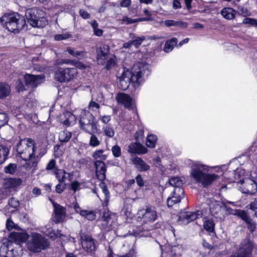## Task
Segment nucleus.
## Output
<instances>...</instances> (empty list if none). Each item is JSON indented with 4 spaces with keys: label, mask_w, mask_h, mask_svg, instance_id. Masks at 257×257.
I'll use <instances>...</instances> for the list:
<instances>
[{
    "label": "nucleus",
    "mask_w": 257,
    "mask_h": 257,
    "mask_svg": "<svg viewBox=\"0 0 257 257\" xmlns=\"http://www.w3.org/2000/svg\"><path fill=\"white\" fill-rule=\"evenodd\" d=\"M148 64L138 63L134 65L131 70L123 68L122 72L117 76L120 88L125 90L131 82L140 84L143 81V76L150 73Z\"/></svg>",
    "instance_id": "1"
},
{
    "label": "nucleus",
    "mask_w": 257,
    "mask_h": 257,
    "mask_svg": "<svg viewBox=\"0 0 257 257\" xmlns=\"http://www.w3.org/2000/svg\"><path fill=\"white\" fill-rule=\"evenodd\" d=\"M35 141L31 139L21 140L17 145L18 156L25 161L24 166L27 170H34L37 166L38 158L36 156Z\"/></svg>",
    "instance_id": "2"
},
{
    "label": "nucleus",
    "mask_w": 257,
    "mask_h": 257,
    "mask_svg": "<svg viewBox=\"0 0 257 257\" xmlns=\"http://www.w3.org/2000/svg\"><path fill=\"white\" fill-rule=\"evenodd\" d=\"M29 234L25 231L11 232L10 240H4L0 248V257H20L22 250L18 245L14 246L13 242L17 244L27 242Z\"/></svg>",
    "instance_id": "3"
},
{
    "label": "nucleus",
    "mask_w": 257,
    "mask_h": 257,
    "mask_svg": "<svg viewBox=\"0 0 257 257\" xmlns=\"http://www.w3.org/2000/svg\"><path fill=\"white\" fill-rule=\"evenodd\" d=\"M189 166L190 177L196 183L201 184L204 187L210 186L221 175L204 173L203 171H208V167L199 161H191Z\"/></svg>",
    "instance_id": "4"
},
{
    "label": "nucleus",
    "mask_w": 257,
    "mask_h": 257,
    "mask_svg": "<svg viewBox=\"0 0 257 257\" xmlns=\"http://www.w3.org/2000/svg\"><path fill=\"white\" fill-rule=\"evenodd\" d=\"M0 22L4 27L14 33H18L26 25L24 17L17 13L4 14L0 18Z\"/></svg>",
    "instance_id": "5"
},
{
    "label": "nucleus",
    "mask_w": 257,
    "mask_h": 257,
    "mask_svg": "<svg viewBox=\"0 0 257 257\" xmlns=\"http://www.w3.org/2000/svg\"><path fill=\"white\" fill-rule=\"evenodd\" d=\"M26 246L28 249L33 252H39L49 246V242L43 235L35 232L29 234Z\"/></svg>",
    "instance_id": "6"
},
{
    "label": "nucleus",
    "mask_w": 257,
    "mask_h": 257,
    "mask_svg": "<svg viewBox=\"0 0 257 257\" xmlns=\"http://www.w3.org/2000/svg\"><path fill=\"white\" fill-rule=\"evenodd\" d=\"M25 16L28 22L33 27H43L47 23L45 12L37 8L27 10Z\"/></svg>",
    "instance_id": "7"
},
{
    "label": "nucleus",
    "mask_w": 257,
    "mask_h": 257,
    "mask_svg": "<svg viewBox=\"0 0 257 257\" xmlns=\"http://www.w3.org/2000/svg\"><path fill=\"white\" fill-rule=\"evenodd\" d=\"M79 123L81 128L90 135L94 134L97 130V122L94 117L88 111H82Z\"/></svg>",
    "instance_id": "8"
},
{
    "label": "nucleus",
    "mask_w": 257,
    "mask_h": 257,
    "mask_svg": "<svg viewBox=\"0 0 257 257\" xmlns=\"http://www.w3.org/2000/svg\"><path fill=\"white\" fill-rule=\"evenodd\" d=\"M77 74L76 68L59 67L55 72L54 78L60 82H68L76 78Z\"/></svg>",
    "instance_id": "9"
},
{
    "label": "nucleus",
    "mask_w": 257,
    "mask_h": 257,
    "mask_svg": "<svg viewBox=\"0 0 257 257\" xmlns=\"http://www.w3.org/2000/svg\"><path fill=\"white\" fill-rule=\"evenodd\" d=\"M239 188L243 193L253 194L257 191V184L251 178L244 177L240 179Z\"/></svg>",
    "instance_id": "10"
},
{
    "label": "nucleus",
    "mask_w": 257,
    "mask_h": 257,
    "mask_svg": "<svg viewBox=\"0 0 257 257\" xmlns=\"http://www.w3.org/2000/svg\"><path fill=\"white\" fill-rule=\"evenodd\" d=\"M138 217L141 218L144 222L150 223L157 219L158 215L154 207H147L145 209L139 211Z\"/></svg>",
    "instance_id": "11"
},
{
    "label": "nucleus",
    "mask_w": 257,
    "mask_h": 257,
    "mask_svg": "<svg viewBox=\"0 0 257 257\" xmlns=\"http://www.w3.org/2000/svg\"><path fill=\"white\" fill-rule=\"evenodd\" d=\"M252 248V242L248 239H245L241 242L238 252L230 257H250Z\"/></svg>",
    "instance_id": "12"
},
{
    "label": "nucleus",
    "mask_w": 257,
    "mask_h": 257,
    "mask_svg": "<svg viewBox=\"0 0 257 257\" xmlns=\"http://www.w3.org/2000/svg\"><path fill=\"white\" fill-rule=\"evenodd\" d=\"M169 182L170 185L174 187L175 193H177V196L175 197V199L173 200V201L177 202L184 194V190L181 187L183 181L178 177H173L169 179Z\"/></svg>",
    "instance_id": "13"
},
{
    "label": "nucleus",
    "mask_w": 257,
    "mask_h": 257,
    "mask_svg": "<svg viewBox=\"0 0 257 257\" xmlns=\"http://www.w3.org/2000/svg\"><path fill=\"white\" fill-rule=\"evenodd\" d=\"M54 224L53 221L49 222L45 226L42 228V231L54 240L57 238H62V237L65 236V235L61 234L58 230L54 231L53 229Z\"/></svg>",
    "instance_id": "14"
},
{
    "label": "nucleus",
    "mask_w": 257,
    "mask_h": 257,
    "mask_svg": "<svg viewBox=\"0 0 257 257\" xmlns=\"http://www.w3.org/2000/svg\"><path fill=\"white\" fill-rule=\"evenodd\" d=\"M208 204L210 213L211 215L215 217H217L218 216V214L221 212L222 208L225 209L228 211H229V209L227 208L225 204L223 203H220L217 201L210 200Z\"/></svg>",
    "instance_id": "15"
},
{
    "label": "nucleus",
    "mask_w": 257,
    "mask_h": 257,
    "mask_svg": "<svg viewBox=\"0 0 257 257\" xmlns=\"http://www.w3.org/2000/svg\"><path fill=\"white\" fill-rule=\"evenodd\" d=\"M201 215L200 211L186 212L180 214L178 218V221L183 224H187L190 222L198 218Z\"/></svg>",
    "instance_id": "16"
},
{
    "label": "nucleus",
    "mask_w": 257,
    "mask_h": 257,
    "mask_svg": "<svg viewBox=\"0 0 257 257\" xmlns=\"http://www.w3.org/2000/svg\"><path fill=\"white\" fill-rule=\"evenodd\" d=\"M109 52V47L107 45H103L97 49V59L99 64H104L108 58Z\"/></svg>",
    "instance_id": "17"
},
{
    "label": "nucleus",
    "mask_w": 257,
    "mask_h": 257,
    "mask_svg": "<svg viewBox=\"0 0 257 257\" xmlns=\"http://www.w3.org/2000/svg\"><path fill=\"white\" fill-rule=\"evenodd\" d=\"M25 80L27 85L35 87L44 81V77L41 75L26 74L25 75Z\"/></svg>",
    "instance_id": "18"
},
{
    "label": "nucleus",
    "mask_w": 257,
    "mask_h": 257,
    "mask_svg": "<svg viewBox=\"0 0 257 257\" xmlns=\"http://www.w3.org/2000/svg\"><path fill=\"white\" fill-rule=\"evenodd\" d=\"M81 244L83 249L87 252H92L95 251L96 246L94 240L89 235H84L81 237Z\"/></svg>",
    "instance_id": "19"
},
{
    "label": "nucleus",
    "mask_w": 257,
    "mask_h": 257,
    "mask_svg": "<svg viewBox=\"0 0 257 257\" xmlns=\"http://www.w3.org/2000/svg\"><path fill=\"white\" fill-rule=\"evenodd\" d=\"M95 174L97 179L100 181L105 180L106 169L105 163L102 161H96L94 162Z\"/></svg>",
    "instance_id": "20"
},
{
    "label": "nucleus",
    "mask_w": 257,
    "mask_h": 257,
    "mask_svg": "<svg viewBox=\"0 0 257 257\" xmlns=\"http://www.w3.org/2000/svg\"><path fill=\"white\" fill-rule=\"evenodd\" d=\"M118 103L122 104L124 107L131 109L133 105V99L131 96L124 93H118L116 96Z\"/></svg>",
    "instance_id": "21"
},
{
    "label": "nucleus",
    "mask_w": 257,
    "mask_h": 257,
    "mask_svg": "<svg viewBox=\"0 0 257 257\" xmlns=\"http://www.w3.org/2000/svg\"><path fill=\"white\" fill-rule=\"evenodd\" d=\"M51 201L53 205L55 213V221L56 223L60 222L62 221L65 217L66 209L60 205L53 202L52 200Z\"/></svg>",
    "instance_id": "22"
},
{
    "label": "nucleus",
    "mask_w": 257,
    "mask_h": 257,
    "mask_svg": "<svg viewBox=\"0 0 257 257\" xmlns=\"http://www.w3.org/2000/svg\"><path fill=\"white\" fill-rule=\"evenodd\" d=\"M61 123L66 126H69L74 124L76 120V117L70 111H66L60 115L59 118Z\"/></svg>",
    "instance_id": "23"
},
{
    "label": "nucleus",
    "mask_w": 257,
    "mask_h": 257,
    "mask_svg": "<svg viewBox=\"0 0 257 257\" xmlns=\"http://www.w3.org/2000/svg\"><path fill=\"white\" fill-rule=\"evenodd\" d=\"M128 151L132 154H146L148 152L147 149L140 143H132L128 146Z\"/></svg>",
    "instance_id": "24"
},
{
    "label": "nucleus",
    "mask_w": 257,
    "mask_h": 257,
    "mask_svg": "<svg viewBox=\"0 0 257 257\" xmlns=\"http://www.w3.org/2000/svg\"><path fill=\"white\" fill-rule=\"evenodd\" d=\"M132 163L136 169L139 171L143 172L146 171L150 169V166L141 158L136 157L132 160Z\"/></svg>",
    "instance_id": "25"
},
{
    "label": "nucleus",
    "mask_w": 257,
    "mask_h": 257,
    "mask_svg": "<svg viewBox=\"0 0 257 257\" xmlns=\"http://www.w3.org/2000/svg\"><path fill=\"white\" fill-rule=\"evenodd\" d=\"M112 221L111 218V215L109 213H104L102 219L101 227L106 230H109L112 229Z\"/></svg>",
    "instance_id": "26"
},
{
    "label": "nucleus",
    "mask_w": 257,
    "mask_h": 257,
    "mask_svg": "<svg viewBox=\"0 0 257 257\" xmlns=\"http://www.w3.org/2000/svg\"><path fill=\"white\" fill-rule=\"evenodd\" d=\"M65 52H67L72 57L81 59L84 57L85 52L83 51H78L74 48L71 47H67Z\"/></svg>",
    "instance_id": "27"
},
{
    "label": "nucleus",
    "mask_w": 257,
    "mask_h": 257,
    "mask_svg": "<svg viewBox=\"0 0 257 257\" xmlns=\"http://www.w3.org/2000/svg\"><path fill=\"white\" fill-rule=\"evenodd\" d=\"M221 14L225 19L232 20L236 15V11L231 8H225L222 10Z\"/></svg>",
    "instance_id": "28"
},
{
    "label": "nucleus",
    "mask_w": 257,
    "mask_h": 257,
    "mask_svg": "<svg viewBox=\"0 0 257 257\" xmlns=\"http://www.w3.org/2000/svg\"><path fill=\"white\" fill-rule=\"evenodd\" d=\"M164 24L167 27L175 26L186 28L188 26V24L186 22L173 20H167L164 21Z\"/></svg>",
    "instance_id": "29"
},
{
    "label": "nucleus",
    "mask_w": 257,
    "mask_h": 257,
    "mask_svg": "<svg viewBox=\"0 0 257 257\" xmlns=\"http://www.w3.org/2000/svg\"><path fill=\"white\" fill-rule=\"evenodd\" d=\"M229 210H230L228 211V212L229 213H232L236 215L237 216L241 218L245 222H249V220L250 219L248 216L247 213L245 211L241 210H236L235 211H233L230 208L229 209Z\"/></svg>",
    "instance_id": "30"
},
{
    "label": "nucleus",
    "mask_w": 257,
    "mask_h": 257,
    "mask_svg": "<svg viewBox=\"0 0 257 257\" xmlns=\"http://www.w3.org/2000/svg\"><path fill=\"white\" fill-rule=\"evenodd\" d=\"M177 39L176 38H173L167 40L163 48L165 52L168 53L171 52L174 48V47L177 45Z\"/></svg>",
    "instance_id": "31"
},
{
    "label": "nucleus",
    "mask_w": 257,
    "mask_h": 257,
    "mask_svg": "<svg viewBox=\"0 0 257 257\" xmlns=\"http://www.w3.org/2000/svg\"><path fill=\"white\" fill-rule=\"evenodd\" d=\"M11 92L10 86L4 83H0V98L8 96Z\"/></svg>",
    "instance_id": "32"
},
{
    "label": "nucleus",
    "mask_w": 257,
    "mask_h": 257,
    "mask_svg": "<svg viewBox=\"0 0 257 257\" xmlns=\"http://www.w3.org/2000/svg\"><path fill=\"white\" fill-rule=\"evenodd\" d=\"M54 174L59 182H65L66 179V172L65 170L59 169H56Z\"/></svg>",
    "instance_id": "33"
},
{
    "label": "nucleus",
    "mask_w": 257,
    "mask_h": 257,
    "mask_svg": "<svg viewBox=\"0 0 257 257\" xmlns=\"http://www.w3.org/2000/svg\"><path fill=\"white\" fill-rule=\"evenodd\" d=\"M99 186L102 190V192L104 193V194L105 195V198L104 199V203L105 206H107L108 205V202L109 200V198H110V195H109V191L107 189V187L106 184L104 183L101 182Z\"/></svg>",
    "instance_id": "34"
},
{
    "label": "nucleus",
    "mask_w": 257,
    "mask_h": 257,
    "mask_svg": "<svg viewBox=\"0 0 257 257\" xmlns=\"http://www.w3.org/2000/svg\"><path fill=\"white\" fill-rule=\"evenodd\" d=\"M131 38L132 40L133 45L136 48H138L145 40V36L137 37L134 34H131Z\"/></svg>",
    "instance_id": "35"
},
{
    "label": "nucleus",
    "mask_w": 257,
    "mask_h": 257,
    "mask_svg": "<svg viewBox=\"0 0 257 257\" xmlns=\"http://www.w3.org/2000/svg\"><path fill=\"white\" fill-rule=\"evenodd\" d=\"M157 140V136L150 134L147 136L146 145L149 148H154L156 146Z\"/></svg>",
    "instance_id": "36"
},
{
    "label": "nucleus",
    "mask_w": 257,
    "mask_h": 257,
    "mask_svg": "<svg viewBox=\"0 0 257 257\" xmlns=\"http://www.w3.org/2000/svg\"><path fill=\"white\" fill-rule=\"evenodd\" d=\"M9 153V149L3 145L0 146V164L3 163Z\"/></svg>",
    "instance_id": "37"
},
{
    "label": "nucleus",
    "mask_w": 257,
    "mask_h": 257,
    "mask_svg": "<svg viewBox=\"0 0 257 257\" xmlns=\"http://www.w3.org/2000/svg\"><path fill=\"white\" fill-rule=\"evenodd\" d=\"M148 19L146 18H140L138 19H132L131 18H129L127 16H124L121 19V24L128 25L133 23H135L138 22H141L143 21L148 20Z\"/></svg>",
    "instance_id": "38"
},
{
    "label": "nucleus",
    "mask_w": 257,
    "mask_h": 257,
    "mask_svg": "<svg viewBox=\"0 0 257 257\" xmlns=\"http://www.w3.org/2000/svg\"><path fill=\"white\" fill-rule=\"evenodd\" d=\"M71 137V133L67 131H61L59 135V139L60 142H66L69 140Z\"/></svg>",
    "instance_id": "39"
},
{
    "label": "nucleus",
    "mask_w": 257,
    "mask_h": 257,
    "mask_svg": "<svg viewBox=\"0 0 257 257\" xmlns=\"http://www.w3.org/2000/svg\"><path fill=\"white\" fill-rule=\"evenodd\" d=\"M215 224L211 219L206 220L204 221L203 226L204 229L210 232H212L214 230Z\"/></svg>",
    "instance_id": "40"
},
{
    "label": "nucleus",
    "mask_w": 257,
    "mask_h": 257,
    "mask_svg": "<svg viewBox=\"0 0 257 257\" xmlns=\"http://www.w3.org/2000/svg\"><path fill=\"white\" fill-rule=\"evenodd\" d=\"M184 193L182 195V196L181 197L179 201L177 202L173 201V200L175 199V197L177 196V193H175V189H174L173 191L171 194L170 196L167 199V205L169 207L172 206L174 204L177 203L179 202L181 199L183 197Z\"/></svg>",
    "instance_id": "41"
},
{
    "label": "nucleus",
    "mask_w": 257,
    "mask_h": 257,
    "mask_svg": "<svg viewBox=\"0 0 257 257\" xmlns=\"http://www.w3.org/2000/svg\"><path fill=\"white\" fill-rule=\"evenodd\" d=\"M104 135L108 138H112L114 135V130L110 125H106L102 127Z\"/></svg>",
    "instance_id": "42"
},
{
    "label": "nucleus",
    "mask_w": 257,
    "mask_h": 257,
    "mask_svg": "<svg viewBox=\"0 0 257 257\" xmlns=\"http://www.w3.org/2000/svg\"><path fill=\"white\" fill-rule=\"evenodd\" d=\"M5 184L6 187L14 188L20 185V181L16 179H9L6 181Z\"/></svg>",
    "instance_id": "43"
},
{
    "label": "nucleus",
    "mask_w": 257,
    "mask_h": 257,
    "mask_svg": "<svg viewBox=\"0 0 257 257\" xmlns=\"http://www.w3.org/2000/svg\"><path fill=\"white\" fill-rule=\"evenodd\" d=\"M19 205V202L18 200L14 198H11L9 200V207H8V209H10V210H9L8 212H13Z\"/></svg>",
    "instance_id": "44"
},
{
    "label": "nucleus",
    "mask_w": 257,
    "mask_h": 257,
    "mask_svg": "<svg viewBox=\"0 0 257 257\" xmlns=\"http://www.w3.org/2000/svg\"><path fill=\"white\" fill-rule=\"evenodd\" d=\"M80 215L89 220H93L95 218V213L92 211L83 210L80 212Z\"/></svg>",
    "instance_id": "45"
},
{
    "label": "nucleus",
    "mask_w": 257,
    "mask_h": 257,
    "mask_svg": "<svg viewBox=\"0 0 257 257\" xmlns=\"http://www.w3.org/2000/svg\"><path fill=\"white\" fill-rule=\"evenodd\" d=\"M72 35L68 32L63 33L62 34H57L54 36V39L56 41H61L68 39L72 38Z\"/></svg>",
    "instance_id": "46"
},
{
    "label": "nucleus",
    "mask_w": 257,
    "mask_h": 257,
    "mask_svg": "<svg viewBox=\"0 0 257 257\" xmlns=\"http://www.w3.org/2000/svg\"><path fill=\"white\" fill-rule=\"evenodd\" d=\"M56 169H58L56 167V162L54 159H51L46 167V170L47 171H51L53 173H55V171Z\"/></svg>",
    "instance_id": "47"
},
{
    "label": "nucleus",
    "mask_w": 257,
    "mask_h": 257,
    "mask_svg": "<svg viewBox=\"0 0 257 257\" xmlns=\"http://www.w3.org/2000/svg\"><path fill=\"white\" fill-rule=\"evenodd\" d=\"M93 158L94 159H100L104 160L106 158V156L103 154V150H98L94 152L92 155Z\"/></svg>",
    "instance_id": "48"
},
{
    "label": "nucleus",
    "mask_w": 257,
    "mask_h": 257,
    "mask_svg": "<svg viewBox=\"0 0 257 257\" xmlns=\"http://www.w3.org/2000/svg\"><path fill=\"white\" fill-rule=\"evenodd\" d=\"M107 59L105 67L107 69H109L115 65L116 57L115 56H111Z\"/></svg>",
    "instance_id": "49"
},
{
    "label": "nucleus",
    "mask_w": 257,
    "mask_h": 257,
    "mask_svg": "<svg viewBox=\"0 0 257 257\" xmlns=\"http://www.w3.org/2000/svg\"><path fill=\"white\" fill-rule=\"evenodd\" d=\"M17 165L15 164H10L5 167V171L7 174H13L16 172Z\"/></svg>",
    "instance_id": "50"
},
{
    "label": "nucleus",
    "mask_w": 257,
    "mask_h": 257,
    "mask_svg": "<svg viewBox=\"0 0 257 257\" xmlns=\"http://www.w3.org/2000/svg\"><path fill=\"white\" fill-rule=\"evenodd\" d=\"M112 155L114 157L117 158L121 156V149L120 147L116 145L113 146L111 148Z\"/></svg>",
    "instance_id": "51"
},
{
    "label": "nucleus",
    "mask_w": 257,
    "mask_h": 257,
    "mask_svg": "<svg viewBox=\"0 0 257 257\" xmlns=\"http://www.w3.org/2000/svg\"><path fill=\"white\" fill-rule=\"evenodd\" d=\"M93 134L91 135L90 139L89 144L92 147H97L100 144V141L98 138Z\"/></svg>",
    "instance_id": "52"
},
{
    "label": "nucleus",
    "mask_w": 257,
    "mask_h": 257,
    "mask_svg": "<svg viewBox=\"0 0 257 257\" xmlns=\"http://www.w3.org/2000/svg\"><path fill=\"white\" fill-rule=\"evenodd\" d=\"M8 121V116L6 113H0V127L5 125Z\"/></svg>",
    "instance_id": "53"
},
{
    "label": "nucleus",
    "mask_w": 257,
    "mask_h": 257,
    "mask_svg": "<svg viewBox=\"0 0 257 257\" xmlns=\"http://www.w3.org/2000/svg\"><path fill=\"white\" fill-rule=\"evenodd\" d=\"M243 23L244 24L250 25L251 26L257 27V20L254 19L250 18H245L243 20Z\"/></svg>",
    "instance_id": "54"
},
{
    "label": "nucleus",
    "mask_w": 257,
    "mask_h": 257,
    "mask_svg": "<svg viewBox=\"0 0 257 257\" xmlns=\"http://www.w3.org/2000/svg\"><path fill=\"white\" fill-rule=\"evenodd\" d=\"M99 104L92 100L90 101L88 105V108L91 111H96L99 108Z\"/></svg>",
    "instance_id": "55"
},
{
    "label": "nucleus",
    "mask_w": 257,
    "mask_h": 257,
    "mask_svg": "<svg viewBox=\"0 0 257 257\" xmlns=\"http://www.w3.org/2000/svg\"><path fill=\"white\" fill-rule=\"evenodd\" d=\"M65 182H59L56 186V191L58 193H61L65 189L66 187Z\"/></svg>",
    "instance_id": "56"
},
{
    "label": "nucleus",
    "mask_w": 257,
    "mask_h": 257,
    "mask_svg": "<svg viewBox=\"0 0 257 257\" xmlns=\"http://www.w3.org/2000/svg\"><path fill=\"white\" fill-rule=\"evenodd\" d=\"M80 183L77 181H74L70 184V188L72 190L75 192L77 190H79L80 188Z\"/></svg>",
    "instance_id": "57"
},
{
    "label": "nucleus",
    "mask_w": 257,
    "mask_h": 257,
    "mask_svg": "<svg viewBox=\"0 0 257 257\" xmlns=\"http://www.w3.org/2000/svg\"><path fill=\"white\" fill-rule=\"evenodd\" d=\"M6 227L9 230L14 228L16 229L17 228V225L15 224L13 221L9 218L7 219L6 222Z\"/></svg>",
    "instance_id": "58"
},
{
    "label": "nucleus",
    "mask_w": 257,
    "mask_h": 257,
    "mask_svg": "<svg viewBox=\"0 0 257 257\" xmlns=\"http://www.w3.org/2000/svg\"><path fill=\"white\" fill-rule=\"evenodd\" d=\"M249 209L254 213V215L257 217V200H254L249 205Z\"/></svg>",
    "instance_id": "59"
},
{
    "label": "nucleus",
    "mask_w": 257,
    "mask_h": 257,
    "mask_svg": "<svg viewBox=\"0 0 257 257\" xmlns=\"http://www.w3.org/2000/svg\"><path fill=\"white\" fill-rule=\"evenodd\" d=\"M99 120L104 124H107L111 119V116L109 115H100Z\"/></svg>",
    "instance_id": "60"
},
{
    "label": "nucleus",
    "mask_w": 257,
    "mask_h": 257,
    "mask_svg": "<svg viewBox=\"0 0 257 257\" xmlns=\"http://www.w3.org/2000/svg\"><path fill=\"white\" fill-rule=\"evenodd\" d=\"M144 135V131L142 129L139 130L135 134V139L137 141L143 138Z\"/></svg>",
    "instance_id": "61"
},
{
    "label": "nucleus",
    "mask_w": 257,
    "mask_h": 257,
    "mask_svg": "<svg viewBox=\"0 0 257 257\" xmlns=\"http://www.w3.org/2000/svg\"><path fill=\"white\" fill-rule=\"evenodd\" d=\"M136 180L139 187H143L144 185V180L140 174H139L136 176Z\"/></svg>",
    "instance_id": "62"
},
{
    "label": "nucleus",
    "mask_w": 257,
    "mask_h": 257,
    "mask_svg": "<svg viewBox=\"0 0 257 257\" xmlns=\"http://www.w3.org/2000/svg\"><path fill=\"white\" fill-rule=\"evenodd\" d=\"M118 257H137L136 253L134 250H131L127 253L125 255H118Z\"/></svg>",
    "instance_id": "63"
},
{
    "label": "nucleus",
    "mask_w": 257,
    "mask_h": 257,
    "mask_svg": "<svg viewBox=\"0 0 257 257\" xmlns=\"http://www.w3.org/2000/svg\"><path fill=\"white\" fill-rule=\"evenodd\" d=\"M79 14L83 19H88L90 17L89 14L83 10H80Z\"/></svg>",
    "instance_id": "64"
}]
</instances>
